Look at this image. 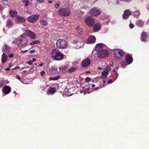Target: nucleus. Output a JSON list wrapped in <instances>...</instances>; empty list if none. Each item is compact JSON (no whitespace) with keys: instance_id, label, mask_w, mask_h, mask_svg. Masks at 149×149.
Returning a JSON list of instances; mask_svg holds the SVG:
<instances>
[{"instance_id":"f257e3e1","label":"nucleus","mask_w":149,"mask_h":149,"mask_svg":"<svg viewBox=\"0 0 149 149\" xmlns=\"http://www.w3.org/2000/svg\"><path fill=\"white\" fill-rule=\"evenodd\" d=\"M25 35L23 33L19 36L16 39V40H15L13 42V44H15L17 46L19 47H22L26 45L28 42V40Z\"/></svg>"},{"instance_id":"f03ea898","label":"nucleus","mask_w":149,"mask_h":149,"mask_svg":"<svg viewBox=\"0 0 149 149\" xmlns=\"http://www.w3.org/2000/svg\"><path fill=\"white\" fill-rule=\"evenodd\" d=\"M51 56L54 60L60 61L63 58L64 55L57 49H54L52 50Z\"/></svg>"},{"instance_id":"7ed1b4c3","label":"nucleus","mask_w":149,"mask_h":149,"mask_svg":"<svg viewBox=\"0 0 149 149\" xmlns=\"http://www.w3.org/2000/svg\"><path fill=\"white\" fill-rule=\"evenodd\" d=\"M58 15L62 17H68L70 14V11L68 8H62L58 10Z\"/></svg>"},{"instance_id":"20e7f679","label":"nucleus","mask_w":149,"mask_h":149,"mask_svg":"<svg viewBox=\"0 0 149 149\" xmlns=\"http://www.w3.org/2000/svg\"><path fill=\"white\" fill-rule=\"evenodd\" d=\"M67 45V41L65 40L59 39L57 40L56 45L59 49H64L66 47Z\"/></svg>"},{"instance_id":"39448f33","label":"nucleus","mask_w":149,"mask_h":149,"mask_svg":"<svg viewBox=\"0 0 149 149\" xmlns=\"http://www.w3.org/2000/svg\"><path fill=\"white\" fill-rule=\"evenodd\" d=\"M100 10L98 8L93 7L90 10L89 14L93 17H97L101 13Z\"/></svg>"},{"instance_id":"423d86ee","label":"nucleus","mask_w":149,"mask_h":149,"mask_svg":"<svg viewBox=\"0 0 149 149\" xmlns=\"http://www.w3.org/2000/svg\"><path fill=\"white\" fill-rule=\"evenodd\" d=\"M124 52L122 50L119 49H114L113 52V55L116 58H121L124 55Z\"/></svg>"},{"instance_id":"0eeeda50","label":"nucleus","mask_w":149,"mask_h":149,"mask_svg":"<svg viewBox=\"0 0 149 149\" xmlns=\"http://www.w3.org/2000/svg\"><path fill=\"white\" fill-rule=\"evenodd\" d=\"M86 24L89 27L93 26L95 23V19L92 17H89L85 19Z\"/></svg>"},{"instance_id":"6e6552de","label":"nucleus","mask_w":149,"mask_h":149,"mask_svg":"<svg viewBox=\"0 0 149 149\" xmlns=\"http://www.w3.org/2000/svg\"><path fill=\"white\" fill-rule=\"evenodd\" d=\"M109 55V52L107 50L105 49L100 50V51H99L98 53V57L101 58L106 57H107Z\"/></svg>"},{"instance_id":"1a4fd4ad","label":"nucleus","mask_w":149,"mask_h":149,"mask_svg":"<svg viewBox=\"0 0 149 149\" xmlns=\"http://www.w3.org/2000/svg\"><path fill=\"white\" fill-rule=\"evenodd\" d=\"M39 17V16L38 15H32L28 17L27 20L32 23H34L38 19Z\"/></svg>"},{"instance_id":"9d476101","label":"nucleus","mask_w":149,"mask_h":149,"mask_svg":"<svg viewBox=\"0 0 149 149\" xmlns=\"http://www.w3.org/2000/svg\"><path fill=\"white\" fill-rule=\"evenodd\" d=\"M24 33L26 34L25 36L27 37L28 36H29L30 38L33 39H35L36 38L35 34L30 30H26L25 33Z\"/></svg>"},{"instance_id":"9b49d317","label":"nucleus","mask_w":149,"mask_h":149,"mask_svg":"<svg viewBox=\"0 0 149 149\" xmlns=\"http://www.w3.org/2000/svg\"><path fill=\"white\" fill-rule=\"evenodd\" d=\"M131 15V12L130 10H126L124 11V13L122 16L123 17L124 19H127L129 17V16Z\"/></svg>"},{"instance_id":"f8f14e48","label":"nucleus","mask_w":149,"mask_h":149,"mask_svg":"<svg viewBox=\"0 0 149 149\" xmlns=\"http://www.w3.org/2000/svg\"><path fill=\"white\" fill-rule=\"evenodd\" d=\"M11 91V88L7 85H5L3 87L2 92L6 95L9 94Z\"/></svg>"},{"instance_id":"ddd939ff","label":"nucleus","mask_w":149,"mask_h":149,"mask_svg":"<svg viewBox=\"0 0 149 149\" xmlns=\"http://www.w3.org/2000/svg\"><path fill=\"white\" fill-rule=\"evenodd\" d=\"M133 59L132 56L129 54H127L125 56V61L128 64H130L133 61Z\"/></svg>"},{"instance_id":"4468645a","label":"nucleus","mask_w":149,"mask_h":149,"mask_svg":"<svg viewBox=\"0 0 149 149\" xmlns=\"http://www.w3.org/2000/svg\"><path fill=\"white\" fill-rule=\"evenodd\" d=\"M148 36L147 33L145 31H143L141 34V40L142 41L146 42H147L148 40L147 38Z\"/></svg>"},{"instance_id":"2eb2a0df","label":"nucleus","mask_w":149,"mask_h":149,"mask_svg":"<svg viewBox=\"0 0 149 149\" xmlns=\"http://www.w3.org/2000/svg\"><path fill=\"white\" fill-rule=\"evenodd\" d=\"M56 91V89L55 88L51 87L47 90V94L48 95H53L55 93Z\"/></svg>"},{"instance_id":"dca6fc26","label":"nucleus","mask_w":149,"mask_h":149,"mask_svg":"<svg viewBox=\"0 0 149 149\" xmlns=\"http://www.w3.org/2000/svg\"><path fill=\"white\" fill-rule=\"evenodd\" d=\"M95 41V38L94 36H90L88 38L87 43H93Z\"/></svg>"},{"instance_id":"f3484780","label":"nucleus","mask_w":149,"mask_h":149,"mask_svg":"<svg viewBox=\"0 0 149 149\" xmlns=\"http://www.w3.org/2000/svg\"><path fill=\"white\" fill-rule=\"evenodd\" d=\"M103 48V44L99 43L97 44L95 47V50L96 51L99 52L100 50H102Z\"/></svg>"},{"instance_id":"a211bd4d","label":"nucleus","mask_w":149,"mask_h":149,"mask_svg":"<svg viewBox=\"0 0 149 149\" xmlns=\"http://www.w3.org/2000/svg\"><path fill=\"white\" fill-rule=\"evenodd\" d=\"M91 63L90 59L88 58H86L82 61L81 65H89Z\"/></svg>"},{"instance_id":"6ab92c4d","label":"nucleus","mask_w":149,"mask_h":149,"mask_svg":"<svg viewBox=\"0 0 149 149\" xmlns=\"http://www.w3.org/2000/svg\"><path fill=\"white\" fill-rule=\"evenodd\" d=\"M2 50L4 53H8L10 50V48L6 44H5L2 48Z\"/></svg>"},{"instance_id":"aec40b11","label":"nucleus","mask_w":149,"mask_h":149,"mask_svg":"<svg viewBox=\"0 0 149 149\" xmlns=\"http://www.w3.org/2000/svg\"><path fill=\"white\" fill-rule=\"evenodd\" d=\"M9 13L10 16L12 17H14L16 16L17 14V12L15 10H10Z\"/></svg>"},{"instance_id":"412c9836","label":"nucleus","mask_w":149,"mask_h":149,"mask_svg":"<svg viewBox=\"0 0 149 149\" xmlns=\"http://www.w3.org/2000/svg\"><path fill=\"white\" fill-rule=\"evenodd\" d=\"M16 20L18 22L24 23L25 21L24 18L18 16L16 17Z\"/></svg>"},{"instance_id":"4be33fe9","label":"nucleus","mask_w":149,"mask_h":149,"mask_svg":"<svg viewBox=\"0 0 149 149\" xmlns=\"http://www.w3.org/2000/svg\"><path fill=\"white\" fill-rule=\"evenodd\" d=\"M101 26L100 24H96L93 28L94 31L95 32L98 31L100 30Z\"/></svg>"},{"instance_id":"5701e85b","label":"nucleus","mask_w":149,"mask_h":149,"mask_svg":"<svg viewBox=\"0 0 149 149\" xmlns=\"http://www.w3.org/2000/svg\"><path fill=\"white\" fill-rule=\"evenodd\" d=\"M7 56L6 55V53H3L2 55L1 59L2 62L4 63L6 62L7 61Z\"/></svg>"},{"instance_id":"b1692460","label":"nucleus","mask_w":149,"mask_h":149,"mask_svg":"<svg viewBox=\"0 0 149 149\" xmlns=\"http://www.w3.org/2000/svg\"><path fill=\"white\" fill-rule=\"evenodd\" d=\"M77 68L76 67H71L68 70V72L70 73L74 72L76 71Z\"/></svg>"},{"instance_id":"393cba45","label":"nucleus","mask_w":149,"mask_h":149,"mask_svg":"<svg viewBox=\"0 0 149 149\" xmlns=\"http://www.w3.org/2000/svg\"><path fill=\"white\" fill-rule=\"evenodd\" d=\"M143 24V21L141 20H139L136 22V24L138 26L142 27Z\"/></svg>"},{"instance_id":"a878e982","label":"nucleus","mask_w":149,"mask_h":149,"mask_svg":"<svg viewBox=\"0 0 149 149\" xmlns=\"http://www.w3.org/2000/svg\"><path fill=\"white\" fill-rule=\"evenodd\" d=\"M61 77L60 75H57L54 77H50L49 78V80H58Z\"/></svg>"},{"instance_id":"bb28decb","label":"nucleus","mask_w":149,"mask_h":149,"mask_svg":"<svg viewBox=\"0 0 149 149\" xmlns=\"http://www.w3.org/2000/svg\"><path fill=\"white\" fill-rule=\"evenodd\" d=\"M40 23L43 25L46 26L48 22L45 20H41L40 21Z\"/></svg>"},{"instance_id":"cd10ccee","label":"nucleus","mask_w":149,"mask_h":149,"mask_svg":"<svg viewBox=\"0 0 149 149\" xmlns=\"http://www.w3.org/2000/svg\"><path fill=\"white\" fill-rule=\"evenodd\" d=\"M40 42V41L38 40H35L33 41L30 43V45H34L35 44H38Z\"/></svg>"},{"instance_id":"c85d7f7f","label":"nucleus","mask_w":149,"mask_h":149,"mask_svg":"<svg viewBox=\"0 0 149 149\" xmlns=\"http://www.w3.org/2000/svg\"><path fill=\"white\" fill-rule=\"evenodd\" d=\"M67 68L68 67L66 66H62L59 68V70L62 71L66 70Z\"/></svg>"},{"instance_id":"c756f323","label":"nucleus","mask_w":149,"mask_h":149,"mask_svg":"<svg viewBox=\"0 0 149 149\" xmlns=\"http://www.w3.org/2000/svg\"><path fill=\"white\" fill-rule=\"evenodd\" d=\"M36 61V59L35 58H33V60H31L29 61H26V63L27 64H28L31 65L32 64L33 62L35 61Z\"/></svg>"},{"instance_id":"7c9ffc66","label":"nucleus","mask_w":149,"mask_h":149,"mask_svg":"<svg viewBox=\"0 0 149 149\" xmlns=\"http://www.w3.org/2000/svg\"><path fill=\"white\" fill-rule=\"evenodd\" d=\"M111 70V68L109 66H106L104 69V71L106 72H109L110 70Z\"/></svg>"},{"instance_id":"2f4dec72","label":"nucleus","mask_w":149,"mask_h":149,"mask_svg":"<svg viewBox=\"0 0 149 149\" xmlns=\"http://www.w3.org/2000/svg\"><path fill=\"white\" fill-rule=\"evenodd\" d=\"M89 88H87L85 89L81 90L80 91V93H84V94H86V93H85L87 91H88L89 90Z\"/></svg>"},{"instance_id":"473e14b6","label":"nucleus","mask_w":149,"mask_h":149,"mask_svg":"<svg viewBox=\"0 0 149 149\" xmlns=\"http://www.w3.org/2000/svg\"><path fill=\"white\" fill-rule=\"evenodd\" d=\"M73 43L75 44H77L78 43L81 44L82 45H84V43L83 42H80L79 41H78V40H74Z\"/></svg>"},{"instance_id":"72a5a7b5","label":"nucleus","mask_w":149,"mask_h":149,"mask_svg":"<svg viewBox=\"0 0 149 149\" xmlns=\"http://www.w3.org/2000/svg\"><path fill=\"white\" fill-rule=\"evenodd\" d=\"M7 24L10 26H11L13 24V22L11 21L10 20L8 19V21L7 22Z\"/></svg>"},{"instance_id":"f704fd0d","label":"nucleus","mask_w":149,"mask_h":149,"mask_svg":"<svg viewBox=\"0 0 149 149\" xmlns=\"http://www.w3.org/2000/svg\"><path fill=\"white\" fill-rule=\"evenodd\" d=\"M91 78L88 77H87L85 79V82H88L91 80Z\"/></svg>"},{"instance_id":"c9c22d12","label":"nucleus","mask_w":149,"mask_h":149,"mask_svg":"<svg viewBox=\"0 0 149 149\" xmlns=\"http://www.w3.org/2000/svg\"><path fill=\"white\" fill-rule=\"evenodd\" d=\"M108 73V72H106L104 71H102V76H107V74Z\"/></svg>"},{"instance_id":"e433bc0d","label":"nucleus","mask_w":149,"mask_h":149,"mask_svg":"<svg viewBox=\"0 0 149 149\" xmlns=\"http://www.w3.org/2000/svg\"><path fill=\"white\" fill-rule=\"evenodd\" d=\"M78 33L79 34H81L83 33V30L82 29H80L78 30Z\"/></svg>"},{"instance_id":"4c0bfd02","label":"nucleus","mask_w":149,"mask_h":149,"mask_svg":"<svg viewBox=\"0 0 149 149\" xmlns=\"http://www.w3.org/2000/svg\"><path fill=\"white\" fill-rule=\"evenodd\" d=\"M84 45H81L79 43H78L77 45V48H80L83 47Z\"/></svg>"},{"instance_id":"58836bf2","label":"nucleus","mask_w":149,"mask_h":149,"mask_svg":"<svg viewBox=\"0 0 149 149\" xmlns=\"http://www.w3.org/2000/svg\"><path fill=\"white\" fill-rule=\"evenodd\" d=\"M113 82V81L112 79H110L107 81V83L106 84V85L107 84H111Z\"/></svg>"},{"instance_id":"ea45409f","label":"nucleus","mask_w":149,"mask_h":149,"mask_svg":"<svg viewBox=\"0 0 149 149\" xmlns=\"http://www.w3.org/2000/svg\"><path fill=\"white\" fill-rule=\"evenodd\" d=\"M60 6V4L59 3H55L54 5L55 7L56 8H58Z\"/></svg>"},{"instance_id":"a19ab883","label":"nucleus","mask_w":149,"mask_h":149,"mask_svg":"<svg viewBox=\"0 0 149 149\" xmlns=\"http://www.w3.org/2000/svg\"><path fill=\"white\" fill-rule=\"evenodd\" d=\"M40 74L41 76H44L45 74V72L44 71H42L41 72Z\"/></svg>"},{"instance_id":"79ce46f5","label":"nucleus","mask_w":149,"mask_h":149,"mask_svg":"<svg viewBox=\"0 0 149 149\" xmlns=\"http://www.w3.org/2000/svg\"><path fill=\"white\" fill-rule=\"evenodd\" d=\"M4 85V81H1L0 83V87H2Z\"/></svg>"},{"instance_id":"37998d69","label":"nucleus","mask_w":149,"mask_h":149,"mask_svg":"<svg viewBox=\"0 0 149 149\" xmlns=\"http://www.w3.org/2000/svg\"><path fill=\"white\" fill-rule=\"evenodd\" d=\"M107 76H102L101 77L102 79H107Z\"/></svg>"},{"instance_id":"c03bdc74","label":"nucleus","mask_w":149,"mask_h":149,"mask_svg":"<svg viewBox=\"0 0 149 149\" xmlns=\"http://www.w3.org/2000/svg\"><path fill=\"white\" fill-rule=\"evenodd\" d=\"M29 4V1L28 0H26L25 1V6H27Z\"/></svg>"},{"instance_id":"a18cd8bd","label":"nucleus","mask_w":149,"mask_h":149,"mask_svg":"<svg viewBox=\"0 0 149 149\" xmlns=\"http://www.w3.org/2000/svg\"><path fill=\"white\" fill-rule=\"evenodd\" d=\"M36 50L35 49L30 50L29 52V53L30 54H33L34 53Z\"/></svg>"},{"instance_id":"49530a36","label":"nucleus","mask_w":149,"mask_h":149,"mask_svg":"<svg viewBox=\"0 0 149 149\" xmlns=\"http://www.w3.org/2000/svg\"><path fill=\"white\" fill-rule=\"evenodd\" d=\"M129 26L130 28H132L134 27V25L133 24L130 23L129 24Z\"/></svg>"},{"instance_id":"de8ad7c7","label":"nucleus","mask_w":149,"mask_h":149,"mask_svg":"<svg viewBox=\"0 0 149 149\" xmlns=\"http://www.w3.org/2000/svg\"><path fill=\"white\" fill-rule=\"evenodd\" d=\"M20 67L19 66H16V67H15L14 68L12 69V70H15L16 69H19Z\"/></svg>"},{"instance_id":"09e8293b","label":"nucleus","mask_w":149,"mask_h":149,"mask_svg":"<svg viewBox=\"0 0 149 149\" xmlns=\"http://www.w3.org/2000/svg\"><path fill=\"white\" fill-rule=\"evenodd\" d=\"M16 78L17 79L19 80H20L21 79V78H20V77L19 76V75H16Z\"/></svg>"},{"instance_id":"8fccbe9b","label":"nucleus","mask_w":149,"mask_h":149,"mask_svg":"<svg viewBox=\"0 0 149 149\" xmlns=\"http://www.w3.org/2000/svg\"><path fill=\"white\" fill-rule=\"evenodd\" d=\"M13 54H10L8 55V57L10 58H12L13 56Z\"/></svg>"},{"instance_id":"3c124183","label":"nucleus","mask_w":149,"mask_h":149,"mask_svg":"<svg viewBox=\"0 0 149 149\" xmlns=\"http://www.w3.org/2000/svg\"><path fill=\"white\" fill-rule=\"evenodd\" d=\"M106 79H102V81L103 82V83L104 84H105L106 83Z\"/></svg>"},{"instance_id":"603ef678","label":"nucleus","mask_w":149,"mask_h":149,"mask_svg":"<svg viewBox=\"0 0 149 149\" xmlns=\"http://www.w3.org/2000/svg\"><path fill=\"white\" fill-rule=\"evenodd\" d=\"M101 88V87H97L95 88H94V89L95 91H96V90H97L98 89H99Z\"/></svg>"},{"instance_id":"864d4df0","label":"nucleus","mask_w":149,"mask_h":149,"mask_svg":"<svg viewBox=\"0 0 149 149\" xmlns=\"http://www.w3.org/2000/svg\"><path fill=\"white\" fill-rule=\"evenodd\" d=\"M45 0H38V1L39 2L42 3L44 2Z\"/></svg>"},{"instance_id":"5fc2aeb1","label":"nucleus","mask_w":149,"mask_h":149,"mask_svg":"<svg viewBox=\"0 0 149 149\" xmlns=\"http://www.w3.org/2000/svg\"><path fill=\"white\" fill-rule=\"evenodd\" d=\"M109 65H113V62L111 61L109 62Z\"/></svg>"},{"instance_id":"6e6d98bb","label":"nucleus","mask_w":149,"mask_h":149,"mask_svg":"<svg viewBox=\"0 0 149 149\" xmlns=\"http://www.w3.org/2000/svg\"><path fill=\"white\" fill-rule=\"evenodd\" d=\"M10 69V68L9 67L5 69V70L7 71H9Z\"/></svg>"},{"instance_id":"4d7b16f0","label":"nucleus","mask_w":149,"mask_h":149,"mask_svg":"<svg viewBox=\"0 0 149 149\" xmlns=\"http://www.w3.org/2000/svg\"><path fill=\"white\" fill-rule=\"evenodd\" d=\"M48 2L50 4H51L52 3V1H48Z\"/></svg>"},{"instance_id":"13d9d810","label":"nucleus","mask_w":149,"mask_h":149,"mask_svg":"<svg viewBox=\"0 0 149 149\" xmlns=\"http://www.w3.org/2000/svg\"><path fill=\"white\" fill-rule=\"evenodd\" d=\"M95 86V84H93L92 86H91V87H94Z\"/></svg>"},{"instance_id":"bf43d9fd","label":"nucleus","mask_w":149,"mask_h":149,"mask_svg":"<svg viewBox=\"0 0 149 149\" xmlns=\"http://www.w3.org/2000/svg\"><path fill=\"white\" fill-rule=\"evenodd\" d=\"M82 66L84 68H87L88 66Z\"/></svg>"},{"instance_id":"052dcab7","label":"nucleus","mask_w":149,"mask_h":149,"mask_svg":"<svg viewBox=\"0 0 149 149\" xmlns=\"http://www.w3.org/2000/svg\"><path fill=\"white\" fill-rule=\"evenodd\" d=\"M13 93L14 94H15L16 93V92L15 91H14Z\"/></svg>"},{"instance_id":"680f3d73","label":"nucleus","mask_w":149,"mask_h":149,"mask_svg":"<svg viewBox=\"0 0 149 149\" xmlns=\"http://www.w3.org/2000/svg\"><path fill=\"white\" fill-rule=\"evenodd\" d=\"M3 1H7L8 0H2Z\"/></svg>"},{"instance_id":"e2e57ef3","label":"nucleus","mask_w":149,"mask_h":149,"mask_svg":"<svg viewBox=\"0 0 149 149\" xmlns=\"http://www.w3.org/2000/svg\"><path fill=\"white\" fill-rule=\"evenodd\" d=\"M90 72V71H87L86 72V73H89Z\"/></svg>"},{"instance_id":"0e129e2a","label":"nucleus","mask_w":149,"mask_h":149,"mask_svg":"<svg viewBox=\"0 0 149 149\" xmlns=\"http://www.w3.org/2000/svg\"><path fill=\"white\" fill-rule=\"evenodd\" d=\"M98 69H100V70H102V68H100V67L98 68Z\"/></svg>"},{"instance_id":"69168bd1","label":"nucleus","mask_w":149,"mask_h":149,"mask_svg":"<svg viewBox=\"0 0 149 149\" xmlns=\"http://www.w3.org/2000/svg\"><path fill=\"white\" fill-rule=\"evenodd\" d=\"M39 65H43V63H40Z\"/></svg>"},{"instance_id":"338daca9","label":"nucleus","mask_w":149,"mask_h":149,"mask_svg":"<svg viewBox=\"0 0 149 149\" xmlns=\"http://www.w3.org/2000/svg\"><path fill=\"white\" fill-rule=\"evenodd\" d=\"M1 8V5H0V10Z\"/></svg>"},{"instance_id":"774afa93","label":"nucleus","mask_w":149,"mask_h":149,"mask_svg":"<svg viewBox=\"0 0 149 149\" xmlns=\"http://www.w3.org/2000/svg\"><path fill=\"white\" fill-rule=\"evenodd\" d=\"M57 68H56L55 69V71L57 70Z\"/></svg>"}]
</instances>
